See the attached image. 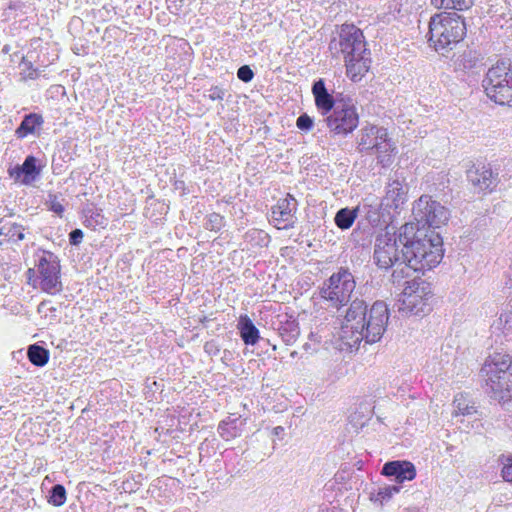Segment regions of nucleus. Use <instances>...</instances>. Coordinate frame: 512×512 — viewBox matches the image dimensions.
<instances>
[{
  "label": "nucleus",
  "mask_w": 512,
  "mask_h": 512,
  "mask_svg": "<svg viewBox=\"0 0 512 512\" xmlns=\"http://www.w3.org/2000/svg\"><path fill=\"white\" fill-rule=\"evenodd\" d=\"M328 512H334V509L332 511H328Z\"/></svg>",
  "instance_id": "obj_50"
},
{
  "label": "nucleus",
  "mask_w": 512,
  "mask_h": 512,
  "mask_svg": "<svg viewBox=\"0 0 512 512\" xmlns=\"http://www.w3.org/2000/svg\"><path fill=\"white\" fill-rule=\"evenodd\" d=\"M312 94L314 96L315 106L324 118L337 107L339 98L335 99L328 92L323 79H318L313 83Z\"/></svg>",
  "instance_id": "obj_16"
},
{
  "label": "nucleus",
  "mask_w": 512,
  "mask_h": 512,
  "mask_svg": "<svg viewBox=\"0 0 512 512\" xmlns=\"http://www.w3.org/2000/svg\"><path fill=\"white\" fill-rule=\"evenodd\" d=\"M44 123L42 115L37 113L26 114L20 125L15 130V136L18 139H23L30 134H36L41 129Z\"/></svg>",
  "instance_id": "obj_20"
},
{
  "label": "nucleus",
  "mask_w": 512,
  "mask_h": 512,
  "mask_svg": "<svg viewBox=\"0 0 512 512\" xmlns=\"http://www.w3.org/2000/svg\"><path fill=\"white\" fill-rule=\"evenodd\" d=\"M41 172V168L37 165V159L33 155L25 158L22 165H16L8 169L10 178L24 185L32 184Z\"/></svg>",
  "instance_id": "obj_14"
},
{
  "label": "nucleus",
  "mask_w": 512,
  "mask_h": 512,
  "mask_svg": "<svg viewBox=\"0 0 512 512\" xmlns=\"http://www.w3.org/2000/svg\"><path fill=\"white\" fill-rule=\"evenodd\" d=\"M437 9L467 11L474 5V0H430Z\"/></svg>",
  "instance_id": "obj_27"
},
{
  "label": "nucleus",
  "mask_w": 512,
  "mask_h": 512,
  "mask_svg": "<svg viewBox=\"0 0 512 512\" xmlns=\"http://www.w3.org/2000/svg\"><path fill=\"white\" fill-rule=\"evenodd\" d=\"M356 287L355 277L348 267H340L319 288V295L339 309L346 305Z\"/></svg>",
  "instance_id": "obj_7"
},
{
  "label": "nucleus",
  "mask_w": 512,
  "mask_h": 512,
  "mask_svg": "<svg viewBox=\"0 0 512 512\" xmlns=\"http://www.w3.org/2000/svg\"><path fill=\"white\" fill-rule=\"evenodd\" d=\"M366 208V219L369 224L373 227H378L387 223L386 219V209L385 205L380 204H370L365 206Z\"/></svg>",
  "instance_id": "obj_25"
},
{
  "label": "nucleus",
  "mask_w": 512,
  "mask_h": 512,
  "mask_svg": "<svg viewBox=\"0 0 512 512\" xmlns=\"http://www.w3.org/2000/svg\"><path fill=\"white\" fill-rule=\"evenodd\" d=\"M39 278V289L45 293L55 295L63 290L61 281V265L56 254L42 251L35 264Z\"/></svg>",
  "instance_id": "obj_9"
},
{
  "label": "nucleus",
  "mask_w": 512,
  "mask_h": 512,
  "mask_svg": "<svg viewBox=\"0 0 512 512\" xmlns=\"http://www.w3.org/2000/svg\"><path fill=\"white\" fill-rule=\"evenodd\" d=\"M313 125V118L306 113L301 114L296 120L297 128L305 132L310 131L313 128Z\"/></svg>",
  "instance_id": "obj_39"
},
{
  "label": "nucleus",
  "mask_w": 512,
  "mask_h": 512,
  "mask_svg": "<svg viewBox=\"0 0 512 512\" xmlns=\"http://www.w3.org/2000/svg\"><path fill=\"white\" fill-rule=\"evenodd\" d=\"M372 408L368 403H361L349 417L351 425L356 429L363 428L372 418Z\"/></svg>",
  "instance_id": "obj_26"
},
{
  "label": "nucleus",
  "mask_w": 512,
  "mask_h": 512,
  "mask_svg": "<svg viewBox=\"0 0 512 512\" xmlns=\"http://www.w3.org/2000/svg\"><path fill=\"white\" fill-rule=\"evenodd\" d=\"M304 348H305V349L309 348V344H307V343H306V344L304 345Z\"/></svg>",
  "instance_id": "obj_48"
},
{
  "label": "nucleus",
  "mask_w": 512,
  "mask_h": 512,
  "mask_svg": "<svg viewBox=\"0 0 512 512\" xmlns=\"http://www.w3.org/2000/svg\"><path fill=\"white\" fill-rule=\"evenodd\" d=\"M395 151L391 139L388 137V132L384 136V139L379 140L377 146L374 148V153L377 154L378 163L382 167H387L392 163V156Z\"/></svg>",
  "instance_id": "obj_24"
},
{
  "label": "nucleus",
  "mask_w": 512,
  "mask_h": 512,
  "mask_svg": "<svg viewBox=\"0 0 512 512\" xmlns=\"http://www.w3.org/2000/svg\"><path fill=\"white\" fill-rule=\"evenodd\" d=\"M245 239L249 242H254L256 245L262 246L267 243L268 235L262 230L251 229L246 232Z\"/></svg>",
  "instance_id": "obj_36"
},
{
  "label": "nucleus",
  "mask_w": 512,
  "mask_h": 512,
  "mask_svg": "<svg viewBox=\"0 0 512 512\" xmlns=\"http://www.w3.org/2000/svg\"><path fill=\"white\" fill-rule=\"evenodd\" d=\"M357 217V209H350L348 207L341 208L337 211L334 222L341 230L349 229Z\"/></svg>",
  "instance_id": "obj_29"
},
{
  "label": "nucleus",
  "mask_w": 512,
  "mask_h": 512,
  "mask_svg": "<svg viewBox=\"0 0 512 512\" xmlns=\"http://www.w3.org/2000/svg\"><path fill=\"white\" fill-rule=\"evenodd\" d=\"M406 512H420V511H419V509L414 508V509H409Z\"/></svg>",
  "instance_id": "obj_46"
},
{
  "label": "nucleus",
  "mask_w": 512,
  "mask_h": 512,
  "mask_svg": "<svg viewBox=\"0 0 512 512\" xmlns=\"http://www.w3.org/2000/svg\"><path fill=\"white\" fill-rule=\"evenodd\" d=\"M413 217L420 228H439L449 219V211L431 196L422 195L413 206Z\"/></svg>",
  "instance_id": "obj_10"
},
{
  "label": "nucleus",
  "mask_w": 512,
  "mask_h": 512,
  "mask_svg": "<svg viewBox=\"0 0 512 512\" xmlns=\"http://www.w3.org/2000/svg\"><path fill=\"white\" fill-rule=\"evenodd\" d=\"M237 328L242 341L246 345H255L258 342L260 338L259 330L247 315L240 316Z\"/></svg>",
  "instance_id": "obj_22"
},
{
  "label": "nucleus",
  "mask_w": 512,
  "mask_h": 512,
  "mask_svg": "<svg viewBox=\"0 0 512 512\" xmlns=\"http://www.w3.org/2000/svg\"><path fill=\"white\" fill-rule=\"evenodd\" d=\"M27 283L35 289H39V278L37 268H29L26 271Z\"/></svg>",
  "instance_id": "obj_42"
},
{
  "label": "nucleus",
  "mask_w": 512,
  "mask_h": 512,
  "mask_svg": "<svg viewBox=\"0 0 512 512\" xmlns=\"http://www.w3.org/2000/svg\"><path fill=\"white\" fill-rule=\"evenodd\" d=\"M478 59L472 51L464 52L457 60V66L462 70H470L476 66Z\"/></svg>",
  "instance_id": "obj_35"
},
{
  "label": "nucleus",
  "mask_w": 512,
  "mask_h": 512,
  "mask_svg": "<svg viewBox=\"0 0 512 512\" xmlns=\"http://www.w3.org/2000/svg\"><path fill=\"white\" fill-rule=\"evenodd\" d=\"M386 131L387 129L375 125L363 127L358 141L359 152L372 155L379 140L384 139Z\"/></svg>",
  "instance_id": "obj_17"
},
{
  "label": "nucleus",
  "mask_w": 512,
  "mask_h": 512,
  "mask_svg": "<svg viewBox=\"0 0 512 512\" xmlns=\"http://www.w3.org/2000/svg\"><path fill=\"white\" fill-rule=\"evenodd\" d=\"M323 121L333 135L351 134L359 125V113L354 100L350 97L338 99L337 107Z\"/></svg>",
  "instance_id": "obj_8"
},
{
  "label": "nucleus",
  "mask_w": 512,
  "mask_h": 512,
  "mask_svg": "<svg viewBox=\"0 0 512 512\" xmlns=\"http://www.w3.org/2000/svg\"><path fill=\"white\" fill-rule=\"evenodd\" d=\"M328 49L333 58L342 57L346 75L353 82L360 81L371 66V53L363 31L354 24H342L331 38Z\"/></svg>",
  "instance_id": "obj_3"
},
{
  "label": "nucleus",
  "mask_w": 512,
  "mask_h": 512,
  "mask_svg": "<svg viewBox=\"0 0 512 512\" xmlns=\"http://www.w3.org/2000/svg\"><path fill=\"white\" fill-rule=\"evenodd\" d=\"M430 293L429 284L425 281H409L403 290V305L415 315L424 313Z\"/></svg>",
  "instance_id": "obj_12"
},
{
  "label": "nucleus",
  "mask_w": 512,
  "mask_h": 512,
  "mask_svg": "<svg viewBox=\"0 0 512 512\" xmlns=\"http://www.w3.org/2000/svg\"><path fill=\"white\" fill-rule=\"evenodd\" d=\"M223 216L218 213H211L207 216L204 227L210 231H219L223 226Z\"/></svg>",
  "instance_id": "obj_37"
},
{
  "label": "nucleus",
  "mask_w": 512,
  "mask_h": 512,
  "mask_svg": "<svg viewBox=\"0 0 512 512\" xmlns=\"http://www.w3.org/2000/svg\"><path fill=\"white\" fill-rule=\"evenodd\" d=\"M395 176H397V173H395ZM403 181L404 179L401 181L398 177L390 180L386 187V195L382 200V205L397 210L405 203L407 191L404 188Z\"/></svg>",
  "instance_id": "obj_18"
},
{
  "label": "nucleus",
  "mask_w": 512,
  "mask_h": 512,
  "mask_svg": "<svg viewBox=\"0 0 512 512\" xmlns=\"http://www.w3.org/2000/svg\"><path fill=\"white\" fill-rule=\"evenodd\" d=\"M204 350L207 354L212 356H216L220 352V348L215 341L206 342L204 345Z\"/></svg>",
  "instance_id": "obj_44"
},
{
  "label": "nucleus",
  "mask_w": 512,
  "mask_h": 512,
  "mask_svg": "<svg viewBox=\"0 0 512 512\" xmlns=\"http://www.w3.org/2000/svg\"><path fill=\"white\" fill-rule=\"evenodd\" d=\"M277 331L286 345H293L300 335V328L297 320L287 315L279 320Z\"/></svg>",
  "instance_id": "obj_19"
},
{
  "label": "nucleus",
  "mask_w": 512,
  "mask_h": 512,
  "mask_svg": "<svg viewBox=\"0 0 512 512\" xmlns=\"http://www.w3.org/2000/svg\"><path fill=\"white\" fill-rule=\"evenodd\" d=\"M499 463L502 465L501 476L504 481L512 483V454H502L499 459Z\"/></svg>",
  "instance_id": "obj_34"
},
{
  "label": "nucleus",
  "mask_w": 512,
  "mask_h": 512,
  "mask_svg": "<svg viewBox=\"0 0 512 512\" xmlns=\"http://www.w3.org/2000/svg\"><path fill=\"white\" fill-rule=\"evenodd\" d=\"M24 237L23 227L19 224L4 223L0 228V244L3 241H21Z\"/></svg>",
  "instance_id": "obj_28"
},
{
  "label": "nucleus",
  "mask_w": 512,
  "mask_h": 512,
  "mask_svg": "<svg viewBox=\"0 0 512 512\" xmlns=\"http://www.w3.org/2000/svg\"><path fill=\"white\" fill-rule=\"evenodd\" d=\"M482 86L486 95L499 105L512 106V65L506 61L497 62L488 69Z\"/></svg>",
  "instance_id": "obj_6"
},
{
  "label": "nucleus",
  "mask_w": 512,
  "mask_h": 512,
  "mask_svg": "<svg viewBox=\"0 0 512 512\" xmlns=\"http://www.w3.org/2000/svg\"><path fill=\"white\" fill-rule=\"evenodd\" d=\"M381 474L391 477L395 483L400 485L404 481H411L416 477V468L409 461H389L383 465Z\"/></svg>",
  "instance_id": "obj_15"
},
{
  "label": "nucleus",
  "mask_w": 512,
  "mask_h": 512,
  "mask_svg": "<svg viewBox=\"0 0 512 512\" xmlns=\"http://www.w3.org/2000/svg\"><path fill=\"white\" fill-rule=\"evenodd\" d=\"M225 94H226L225 89H223L219 86H213L208 90L207 97L212 101H215V100L222 101L225 97Z\"/></svg>",
  "instance_id": "obj_41"
},
{
  "label": "nucleus",
  "mask_w": 512,
  "mask_h": 512,
  "mask_svg": "<svg viewBox=\"0 0 512 512\" xmlns=\"http://www.w3.org/2000/svg\"><path fill=\"white\" fill-rule=\"evenodd\" d=\"M27 356L33 365L43 367L49 360V351L42 346L33 344L28 347Z\"/></svg>",
  "instance_id": "obj_31"
},
{
  "label": "nucleus",
  "mask_w": 512,
  "mask_h": 512,
  "mask_svg": "<svg viewBox=\"0 0 512 512\" xmlns=\"http://www.w3.org/2000/svg\"><path fill=\"white\" fill-rule=\"evenodd\" d=\"M52 312H56V308H51L50 309Z\"/></svg>",
  "instance_id": "obj_49"
},
{
  "label": "nucleus",
  "mask_w": 512,
  "mask_h": 512,
  "mask_svg": "<svg viewBox=\"0 0 512 512\" xmlns=\"http://www.w3.org/2000/svg\"><path fill=\"white\" fill-rule=\"evenodd\" d=\"M66 489L61 484H55L50 489L48 502L53 506L60 507L66 502Z\"/></svg>",
  "instance_id": "obj_32"
},
{
  "label": "nucleus",
  "mask_w": 512,
  "mask_h": 512,
  "mask_svg": "<svg viewBox=\"0 0 512 512\" xmlns=\"http://www.w3.org/2000/svg\"><path fill=\"white\" fill-rule=\"evenodd\" d=\"M388 320L389 310L385 302L376 301L368 308L364 300L356 298L345 312L340 339L349 349H357L362 341L376 343L382 338Z\"/></svg>",
  "instance_id": "obj_2"
},
{
  "label": "nucleus",
  "mask_w": 512,
  "mask_h": 512,
  "mask_svg": "<svg viewBox=\"0 0 512 512\" xmlns=\"http://www.w3.org/2000/svg\"><path fill=\"white\" fill-rule=\"evenodd\" d=\"M400 489H401V485H399L397 483L393 484V485H387V486L379 488L377 495L381 500H388L394 494L399 493Z\"/></svg>",
  "instance_id": "obj_38"
},
{
  "label": "nucleus",
  "mask_w": 512,
  "mask_h": 512,
  "mask_svg": "<svg viewBox=\"0 0 512 512\" xmlns=\"http://www.w3.org/2000/svg\"><path fill=\"white\" fill-rule=\"evenodd\" d=\"M486 393L501 405L512 401V357L497 355L491 362L485 363Z\"/></svg>",
  "instance_id": "obj_5"
},
{
  "label": "nucleus",
  "mask_w": 512,
  "mask_h": 512,
  "mask_svg": "<svg viewBox=\"0 0 512 512\" xmlns=\"http://www.w3.org/2000/svg\"><path fill=\"white\" fill-rule=\"evenodd\" d=\"M273 435L280 436L284 433V428L282 426H276L272 430Z\"/></svg>",
  "instance_id": "obj_45"
},
{
  "label": "nucleus",
  "mask_w": 512,
  "mask_h": 512,
  "mask_svg": "<svg viewBox=\"0 0 512 512\" xmlns=\"http://www.w3.org/2000/svg\"><path fill=\"white\" fill-rule=\"evenodd\" d=\"M237 77L241 81L248 83L252 81L254 77V72L248 65H243L237 70Z\"/></svg>",
  "instance_id": "obj_40"
},
{
  "label": "nucleus",
  "mask_w": 512,
  "mask_h": 512,
  "mask_svg": "<svg viewBox=\"0 0 512 512\" xmlns=\"http://www.w3.org/2000/svg\"><path fill=\"white\" fill-rule=\"evenodd\" d=\"M297 207L298 202L294 196L287 194L285 198L279 199L277 204L272 207L270 221L278 229L293 228L297 220L295 216Z\"/></svg>",
  "instance_id": "obj_13"
},
{
  "label": "nucleus",
  "mask_w": 512,
  "mask_h": 512,
  "mask_svg": "<svg viewBox=\"0 0 512 512\" xmlns=\"http://www.w3.org/2000/svg\"><path fill=\"white\" fill-rule=\"evenodd\" d=\"M244 422L239 417H227L218 425V433L225 441L239 437L243 430Z\"/></svg>",
  "instance_id": "obj_21"
},
{
  "label": "nucleus",
  "mask_w": 512,
  "mask_h": 512,
  "mask_svg": "<svg viewBox=\"0 0 512 512\" xmlns=\"http://www.w3.org/2000/svg\"><path fill=\"white\" fill-rule=\"evenodd\" d=\"M391 219V216H389V212L386 211V218Z\"/></svg>",
  "instance_id": "obj_47"
},
{
  "label": "nucleus",
  "mask_w": 512,
  "mask_h": 512,
  "mask_svg": "<svg viewBox=\"0 0 512 512\" xmlns=\"http://www.w3.org/2000/svg\"><path fill=\"white\" fill-rule=\"evenodd\" d=\"M464 18L456 12H441L429 21L428 43L438 54L446 56L466 36Z\"/></svg>",
  "instance_id": "obj_4"
},
{
  "label": "nucleus",
  "mask_w": 512,
  "mask_h": 512,
  "mask_svg": "<svg viewBox=\"0 0 512 512\" xmlns=\"http://www.w3.org/2000/svg\"><path fill=\"white\" fill-rule=\"evenodd\" d=\"M84 234L81 229H74L69 233V243L71 245L77 246L83 240Z\"/></svg>",
  "instance_id": "obj_43"
},
{
  "label": "nucleus",
  "mask_w": 512,
  "mask_h": 512,
  "mask_svg": "<svg viewBox=\"0 0 512 512\" xmlns=\"http://www.w3.org/2000/svg\"><path fill=\"white\" fill-rule=\"evenodd\" d=\"M412 223L402 225L397 233L378 234L375 238L373 262L382 270L396 266L393 278L408 277L410 272L430 270L443 258V240L431 231L422 238Z\"/></svg>",
  "instance_id": "obj_1"
},
{
  "label": "nucleus",
  "mask_w": 512,
  "mask_h": 512,
  "mask_svg": "<svg viewBox=\"0 0 512 512\" xmlns=\"http://www.w3.org/2000/svg\"><path fill=\"white\" fill-rule=\"evenodd\" d=\"M454 414L456 416H470L477 412V409L464 394H458L455 396L453 401Z\"/></svg>",
  "instance_id": "obj_30"
},
{
  "label": "nucleus",
  "mask_w": 512,
  "mask_h": 512,
  "mask_svg": "<svg viewBox=\"0 0 512 512\" xmlns=\"http://www.w3.org/2000/svg\"><path fill=\"white\" fill-rule=\"evenodd\" d=\"M468 182L477 192H492L499 183L498 172L493 171L490 164L478 162L466 171Z\"/></svg>",
  "instance_id": "obj_11"
},
{
  "label": "nucleus",
  "mask_w": 512,
  "mask_h": 512,
  "mask_svg": "<svg viewBox=\"0 0 512 512\" xmlns=\"http://www.w3.org/2000/svg\"><path fill=\"white\" fill-rule=\"evenodd\" d=\"M82 214L84 217V225L88 228H105L108 225V219L102 213V209L92 203L83 207Z\"/></svg>",
  "instance_id": "obj_23"
},
{
  "label": "nucleus",
  "mask_w": 512,
  "mask_h": 512,
  "mask_svg": "<svg viewBox=\"0 0 512 512\" xmlns=\"http://www.w3.org/2000/svg\"><path fill=\"white\" fill-rule=\"evenodd\" d=\"M63 202L64 198L61 194L49 193L46 200V205L48 206L50 211L62 217L65 210Z\"/></svg>",
  "instance_id": "obj_33"
}]
</instances>
